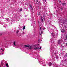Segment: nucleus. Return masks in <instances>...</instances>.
I'll return each instance as SVG.
<instances>
[{"instance_id":"nucleus-13","label":"nucleus","mask_w":67,"mask_h":67,"mask_svg":"<svg viewBox=\"0 0 67 67\" xmlns=\"http://www.w3.org/2000/svg\"><path fill=\"white\" fill-rule=\"evenodd\" d=\"M19 32V31L17 30L16 32V33H18Z\"/></svg>"},{"instance_id":"nucleus-14","label":"nucleus","mask_w":67,"mask_h":67,"mask_svg":"<svg viewBox=\"0 0 67 67\" xmlns=\"http://www.w3.org/2000/svg\"><path fill=\"white\" fill-rule=\"evenodd\" d=\"M65 22H67V20L66 19H65V20L64 21Z\"/></svg>"},{"instance_id":"nucleus-4","label":"nucleus","mask_w":67,"mask_h":67,"mask_svg":"<svg viewBox=\"0 0 67 67\" xmlns=\"http://www.w3.org/2000/svg\"><path fill=\"white\" fill-rule=\"evenodd\" d=\"M39 49V47H35L34 48L35 49Z\"/></svg>"},{"instance_id":"nucleus-21","label":"nucleus","mask_w":67,"mask_h":67,"mask_svg":"<svg viewBox=\"0 0 67 67\" xmlns=\"http://www.w3.org/2000/svg\"><path fill=\"white\" fill-rule=\"evenodd\" d=\"M46 30V28H44L43 29V30Z\"/></svg>"},{"instance_id":"nucleus-20","label":"nucleus","mask_w":67,"mask_h":67,"mask_svg":"<svg viewBox=\"0 0 67 67\" xmlns=\"http://www.w3.org/2000/svg\"><path fill=\"white\" fill-rule=\"evenodd\" d=\"M65 56H66V57H67V53L65 54Z\"/></svg>"},{"instance_id":"nucleus-5","label":"nucleus","mask_w":67,"mask_h":67,"mask_svg":"<svg viewBox=\"0 0 67 67\" xmlns=\"http://www.w3.org/2000/svg\"><path fill=\"white\" fill-rule=\"evenodd\" d=\"M49 67H51L52 65V64L51 63H50L49 64Z\"/></svg>"},{"instance_id":"nucleus-23","label":"nucleus","mask_w":67,"mask_h":67,"mask_svg":"<svg viewBox=\"0 0 67 67\" xmlns=\"http://www.w3.org/2000/svg\"><path fill=\"white\" fill-rule=\"evenodd\" d=\"M43 31H41V34H43Z\"/></svg>"},{"instance_id":"nucleus-30","label":"nucleus","mask_w":67,"mask_h":67,"mask_svg":"<svg viewBox=\"0 0 67 67\" xmlns=\"http://www.w3.org/2000/svg\"><path fill=\"white\" fill-rule=\"evenodd\" d=\"M35 46V47H36V46Z\"/></svg>"},{"instance_id":"nucleus-9","label":"nucleus","mask_w":67,"mask_h":67,"mask_svg":"<svg viewBox=\"0 0 67 67\" xmlns=\"http://www.w3.org/2000/svg\"><path fill=\"white\" fill-rule=\"evenodd\" d=\"M25 47H29V46H27L26 45H25L24 46Z\"/></svg>"},{"instance_id":"nucleus-10","label":"nucleus","mask_w":67,"mask_h":67,"mask_svg":"<svg viewBox=\"0 0 67 67\" xmlns=\"http://www.w3.org/2000/svg\"><path fill=\"white\" fill-rule=\"evenodd\" d=\"M6 66L7 67H8V66H9L8 65V63H7L6 64Z\"/></svg>"},{"instance_id":"nucleus-28","label":"nucleus","mask_w":67,"mask_h":67,"mask_svg":"<svg viewBox=\"0 0 67 67\" xmlns=\"http://www.w3.org/2000/svg\"><path fill=\"white\" fill-rule=\"evenodd\" d=\"M66 46H67V43L66 44Z\"/></svg>"},{"instance_id":"nucleus-19","label":"nucleus","mask_w":67,"mask_h":67,"mask_svg":"<svg viewBox=\"0 0 67 67\" xmlns=\"http://www.w3.org/2000/svg\"><path fill=\"white\" fill-rule=\"evenodd\" d=\"M20 11H22V9H21L20 10Z\"/></svg>"},{"instance_id":"nucleus-34","label":"nucleus","mask_w":67,"mask_h":67,"mask_svg":"<svg viewBox=\"0 0 67 67\" xmlns=\"http://www.w3.org/2000/svg\"><path fill=\"white\" fill-rule=\"evenodd\" d=\"M65 61H66V59L65 60Z\"/></svg>"},{"instance_id":"nucleus-24","label":"nucleus","mask_w":67,"mask_h":67,"mask_svg":"<svg viewBox=\"0 0 67 67\" xmlns=\"http://www.w3.org/2000/svg\"><path fill=\"white\" fill-rule=\"evenodd\" d=\"M40 35H41V32L40 33Z\"/></svg>"},{"instance_id":"nucleus-29","label":"nucleus","mask_w":67,"mask_h":67,"mask_svg":"<svg viewBox=\"0 0 67 67\" xmlns=\"http://www.w3.org/2000/svg\"><path fill=\"white\" fill-rule=\"evenodd\" d=\"M1 64H2V65H3V64H2V63H1Z\"/></svg>"},{"instance_id":"nucleus-8","label":"nucleus","mask_w":67,"mask_h":67,"mask_svg":"<svg viewBox=\"0 0 67 67\" xmlns=\"http://www.w3.org/2000/svg\"><path fill=\"white\" fill-rule=\"evenodd\" d=\"M15 43H16V42H15V41H14L13 43L14 46H15Z\"/></svg>"},{"instance_id":"nucleus-12","label":"nucleus","mask_w":67,"mask_h":67,"mask_svg":"<svg viewBox=\"0 0 67 67\" xmlns=\"http://www.w3.org/2000/svg\"><path fill=\"white\" fill-rule=\"evenodd\" d=\"M41 19L42 22H43V18H42V17L41 18Z\"/></svg>"},{"instance_id":"nucleus-33","label":"nucleus","mask_w":67,"mask_h":67,"mask_svg":"<svg viewBox=\"0 0 67 67\" xmlns=\"http://www.w3.org/2000/svg\"><path fill=\"white\" fill-rule=\"evenodd\" d=\"M24 33H23V34H24Z\"/></svg>"},{"instance_id":"nucleus-2","label":"nucleus","mask_w":67,"mask_h":67,"mask_svg":"<svg viewBox=\"0 0 67 67\" xmlns=\"http://www.w3.org/2000/svg\"><path fill=\"white\" fill-rule=\"evenodd\" d=\"M30 9H31V10L32 11H33V10H34L33 8L32 7V5H30Z\"/></svg>"},{"instance_id":"nucleus-11","label":"nucleus","mask_w":67,"mask_h":67,"mask_svg":"<svg viewBox=\"0 0 67 67\" xmlns=\"http://www.w3.org/2000/svg\"><path fill=\"white\" fill-rule=\"evenodd\" d=\"M25 29V26H24L23 27V30H24Z\"/></svg>"},{"instance_id":"nucleus-35","label":"nucleus","mask_w":67,"mask_h":67,"mask_svg":"<svg viewBox=\"0 0 67 67\" xmlns=\"http://www.w3.org/2000/svg\"><path fill=\"white\" fill-rule=\"evenodd\" d=\"M3 54H2V55Z\"/></svg>"},{"instance_id":"nucleus-3","label":"nucleus","mask_w":67,"mask_h":67,"mask_svg":"<svg viewBox=\"0 0 67 67\" xmlns=\"http://www.w3.org/2000/svg\"><path fill=\"white\" fill-rule=\"evenodd\" d=\"M28 47L29 48V49H32V46H28Z\"/></svg>"},{"instance_id":"nucleus-25","label":"nucleus","mask_w":67,"mask_h":67,"mask_svg":"<svg viewBox=\"0 0 67 67\" xmlns=\"http://www.w3.org/2000/svg\"><path fill=\"white\" fill-rule=\"evenodd\" d=\"M36 2H38V0H36Z\"/></svg>"},{"instance_id":"nucleus-7","label":"nucleus","mask_w":67,"mask_h":67,"mask_svg":"<svg viewBox=\"0 0 67 67\" xmlns=\"http://www.w3.org/2000/svg\"><path fill=\"white\" fill-rule=\"evenodd\" d=\"M43 19L44 20L45 19V15H44L43 16Z\"/></svg>"},{"instance_id":"nucleus-31","label":"nucleus","mask_w":67,"mask_h":67,"mask_svg":"<svg viewBox=\"0 0 67 67\" xmlns=\"http://www.w3.org/2000/svg\"><path fill=\"white\" fill-rule=\"evenodd\" d=\"M60 3L61 2H59Z\"/></svg>"},{"instance_id":"nucleus-6","label":"nucleus","mask_w":67,"mask_h":67,"mask_svg":"<svg viewBox=\"0 0 67 67\" xmlns=\"http://www.w3.org/2000/svg\"><path fill=\"white\" fill-rule=\"evenodd\" d=\"M62 5H66V3H62Z\"/></svg>"},{"instance_id":"nucleus-16","label":"nucleus","mask_w":67,"mask_h":67,"mask_svg":"<svg viewBox=\"0 0 67 67\" xmlns=\"http://www.w3.org/2000/svg\"><path fill=\"white\" fill-rule=\"evenodd\" d=\"M40 30H42V27H41L40 29Z\"/></svg>"},{"instance_id":"nucleus-22","label":"nucleus","mask_w":67,"mask_h":67,"mask_svg":"<svg viewBox=\"0 0 67 67\" xmlns=\"http://www.w3.org/2000/svg\"><path fill=\"white\" fill-rule=\"evenodd\" d=\"M43 1H44L45 2H46V0H44Z\"/></svg>"},{"instance_id":"nucleus-27","label":"nucleus","mask_w":67,"mask_h":67,"mask_svg":"<svg viewBox=\"0 0 67 67\" xmlns=\"http://www.w3.org/2000/svg\"><path fill=\"white\" fill-rule=\"evenodd\" d=\"M39 49H41V47H40L39 48Z\"/></svg>"},{"instance_id":"nucleus-32","label":"nucleus","mask_w":67,"mask_h":67,"mask_svg":"<svg viewBox=\"0 0 67 67\" xmlns=\"http://www.w3.org/2000/svg\"><path fill=\"white\" fill-rule=\"evenodd\" d=\"M66 38H67V36H66Z\"/></svg>"},{"instance_id":"nucleus-17","label":"nucleus","mask_w":67,"mask_h":67,"mask_svg":"<svg viewBox=\"0 0 67 67\" xmlns=\"http://www.w3.org/2000/svg\"><path fill=\"white\" fill-rule=\"evenodd\" d=\"M62 32H65V30H63V31H62Z\"/></svg>"},{"instance_id":"nucleus-18","label":"nucleus","mask_w":67,"mask_h":67,"mask_svg":"<svg viewBox=\"0 0 67 67\" xmlns=\"http://www.w3.org/2000/svg\"><path fill=\"white\" fill-rule=\"evenodd\" d=\"M52 34L53 36H54V34L53 33Z\"/></svg>"},{"instance_id":"nucleus-15","label":"nucleus","mask_w":67,"mask_h":67,"mask_svg":"<svg viewBox=\"0 0 67 67\" xmlns=\"http://www.w3.org/2000/svg\"><path fill=\"white\" fill-rule=\"evenodd\" d=\"M40 13L38 14V15H39V16H40Z\"/></svg>"},{"instance_id":"nucleus-26","label":"nucleus","mask_w":67,"mask_h":67,"mask_svg":"<svg viewBox=\"0 0 67 67\" xmlns=\"http://www.w3.org/2000/svg\"><path fill=\"white\" fill-rule=\"evenodd\" d=\"M2 35V34H0V36H1V35Z\"/></svg>"},{"instance_id":"nucleus-1","label":"nucleus","mask_w":67,"mask_h":67,"mask_svg":"<svg viewBox=\"0 0 67 67\" xmlns=\"http://www.w3.org/2000/svg\"><path fill=\"white\" fill-rule=\"evenodd\" d=\"M61 39H59L58 40V44H61V43H62V41H61Z\"/></svg>"}]
</instances>
